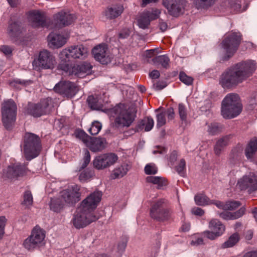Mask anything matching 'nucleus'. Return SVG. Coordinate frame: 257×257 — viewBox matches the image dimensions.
<instances>
[{
    "mask_svg": "<svg viewBox=\"0 0 257 257\" xmlns=\"http://www.w3.org/2000/svg\"><path fill=\"white\" fill-rule=\"evenodd\" d=\"M256 68V63L253 60H248L237 63L221 74L219 84L224 89L235 88L251 76Z\"/></svg>",
    "mask_w": 257,
    "mask_h": 257,
    "instance_id": "nucleus-1",
    "label": "nucleus"
},
{
    "mask_svg": "<svg viewBox=\"0 0 257 257\" xmlns=\"http://www.w3.org/2000/svg\"><path fill=\"white\" fill-rule=\"evenodd\" d=\"M101 196L100 192L95 191L81 202L71 220L76 228H84L99 218L100 215L94 212V210L100 202Z\"/></svg>",
    "mask_w": 257,
    "mask_h": 257,
    "instance_id": "nucleus-2",
    "label": "nucleus"
},
{
    "mask_svg": "<svg viewBox=\"0 0 257 257\" xmlns=\"http://www.w3.org/2000/svg\"><path fill=\"white\" fill-rule=\"evenodd\" d=\"M242 108L239 95L236 93H229L222 101L221 115L226 119L234 118L240 113Z\"/></svg>",
    "mask_w": 257,
    "mask_h": 257,
    "instance_id": "nucleus-3",
    "label": "nucleus"
},
{
    "mask_svg": "<svg viewBox=\"0 0 257 257\" xmlns=\"http://www.w3.org/2000/svg\"><path fill=\"white\" fill-rule=\"evenodd\" d=\"M112 112L116 115L114 122L117 127H129L136 117L135 108L124 104L117 105Z\"/></svg>",
    "mask_w": 257,
    "mask_h": 257,
    "instance_id": "nucleus-4",
    "label": "nucleus"
},
{
    "mask_svg": "<svg viewBox=\"0 0 257 257\" xmlns=\"http://www.w3.org/2000/svg\"><path fill=\"white\" fill-rule=\"evenodd\" d=\"M24 152L27 160L30 161L37 157L42 149L40 138L37 135L27 132L23 138Z\"/></svg>",
    "mask_w": 257,
    "mask_h": 257,
    "instance_id": "nucleus-5",
    "label": "nucleus"
},
{
    "mask_svg": "<svg viewBox=\"0 0 257 257\" xmlns=\"http://www.w3.org/2000/svg\"><path fill=\"white\" fill-rule=\"evenodd\" d=\"M150 216L157 221L164 222L173 219V211L167 201L161 199L155 202L150 208Z\"/></svg>",
    "mask_w": 257,
    "mask_h": 257,
    "instance_id": "nucleus-6",
    "label": "nucleus"
},
{
    "mask_svg": "<svg viewBox=\"0 0 257 257\" xmlns=\"http://www.w3.org/2000/svg\"><path fill=\"white\" fill-rule=\"evenodd\" d=\"M242 40V36L239 32L231 31L225 36L221 43L222 48L226 54L223 60H228L236 52Z\"/></svg>",
    "mask_w": 257,
    "mask_h": 257,
    "instance_id": "nucleus-7",
    "label": "nucleus"
},
{
    "mask_svg": "<svg viewBox=\"0 0 257 257\" xmlns=\"http://www.w3.org/2000/svg\"><path fill=\"white\" fill-rule=\"evenodd\" d=\"M2 120L5 127L9 130L16 120L17 106L12 99L5 101L2 104Z\"/></svg>",
    "mask_w": 257,
    "mask_h": 257,
    "instance_id": "nucleus-8",
    "label": "nucleus"
},
{
    "mask_svg": "<svg viewBox=\"0 0 257 257\" xmlns=\"http://www.w3.org/2000/svg\"><path fill=\"white\" fill-rule=\"evenodd\" d=\"M45 237V231L39 226H36L31 235L24 241L23 246L28 250H33L44 244Z\"/></svg>",
    "mask_w": 257,
    "mask_h": 257,
    "instance_id": "nucleus-9",
    "label": "nucleus"
},
{
    "mask_svg": "<svg viewBox=\"0 0 257 257\" xmlns=\"http://www.w3.org/2000/svg\"><path fill=\"white\" fill-rule=\"evenodd\" d=\"M77 136L93 152H100L106 147V141L105 138L90 137L84 131H80Z\"/></svg>",
    "mask_w": 257,
    "mask_h": 257,
    "instance_id": "nucleus-10",
    "label": "nucleus"
},
{
    "mask_svg": "<svg viewBox=\"0 0 257 257\" xmlns=\"http://www.w3.org/2000/svg\"><path fill=\"white\" fill-rule=\"evenodd\" d=\"M88 54V49L83 45L71 46L62 51L59 56L62 59L69 58L72 61L76 59H85Z\"/></svg>",
    "mask_w": 257,
    "mask_h": 257,
    "instance_id": "nucleus-11",
    "label": "nucleus"
},
{
    "mask_svg": "<svg viewBox=\"0 0 257 257\" xmlns=\"http://www.w3.org/2000/svg\"><path fill=\"white\" fill-rule=\"evenodd\" d=\"M56 60L49 51L44 50L39 53L37 60L35 59L33 65L39 69H52L54 67Z\"/></svg>",
    "mask_w": 257,
    "mask_h": 257,
    "instance_id": "nucleus-12",
    "label": "nucleus"
},
{
    "mask_svg": "<svg viewBox=\"0 0 257 257\" xmlns=\"http://www.w3.org/2000/svg\"><path fill=\"white\" fill-rule=\"evenodd\" d=\"M187 4L186 0H163V5L167 10L168 14L175 18L184 13Z\"/></svg>",
    "mask_w": 257,
    "mask_h": 257,
    "instance_id": "nucleus-13",
    "label": "nucleus"
},
{
    "mask_svg": "<svg viewBox=\"0 0 257 257\" xmlns=\"http://www.w3.org/2000/svg\"><path fill=\"white\" fill-rule=\"evenodd\" d=\"M76 17L69 13L64 11L60 12L53 16V21L51 29H59L63 27L68 26L72 24Z\"/></svg>",
    "mask_w": 257,
    "mask_h": 257,
    "instance_id": "nucleus-14",
    "label": "nucleus"
},
{
    "mask_svg": "<svg viewBox=\"0 0 257 257\" xmlns=\"http://www.w3.org/2000/svg\"><path fill=\"white\" fill-rule=\"evenodd\" d=\"M208 227L211 231H204L203 234L204 237L211 240H214L221 236L225 229L224 225L217 219H211L209 222Z\"/></svg>",
    "mask_w": 257,
    "mask_h": 257,
    "instance_id": "nucleus-15",
    "label": "nucleus"
},
{
    "mask_svg": "<svg viewBox=\"0 0 257 257\" xmlns=\"http://www.w3.org/2000/svg\"><path fill=\"white\" fill-rule=\"evenodd\" d=\"M54 89L56 92L70 98L73 97L78 90L75 83L69 81L59 82L55 86Z\"/></svg>",
    "mask_w": 257,
    "mask_h": 257,
    "instance_id": "nucleus-16",
    "label": "nucleus"
},
{
    "mask_svg": "<svg viewBox=\"0 0 257 257\" xmlns=\"http://www.w3.org/2000/svg\"><path fill=\"white\" fill-rule=\"evenodd\" d=\"M118 157L114 153L104 154L97 156L93 161L94 167L98 169H103L113 165Z\"/></svg>",
    "mask_w": 257,
    "mask_h": 257,
    "instance_id": "nucleus-17",
    "label": "nucleus"
},
{
    "mask_svg": "<svg viewBox=\"0 0 257 257\" xmlns=\"http://www.w3.org/2000/svg\"><path fill=\"white\" fill-rule=\"evenodd\" d=\"M77 185H74L71 188L64 190L61 192V198L64 202L73 205L80 200L81 193Z\"/></svg>",
    "mask_w": 257,
    "mask_h": 257,
    "instance_id": "nucleus-18",
    "label": "nucleus"
},
{
    "mask_svg": "<svg viewBox=\"0 0 257 257\" xmlns=\"http://www.w3.org/2000/svg\"><path fill=\"white\" fill-rule=\"evenodd\" d=\"M27 170V168L25 164H15L8 166L4 171L3 177L9 179H17L24 176Z\"/></svg>",
    "mask_w": 257,
    "mask_h": 257,
    "instance_id": "nucleus-19",
    "label": "nucleus"
},
{
    "mask_svg": "<svg viewBox=\"0 0 257 257\" xmlns=\"http://www.w3.org/2000/svg\"><path fill=\"white\" fill-rule=\"evenodd\" d=\"M48 106L47 100H43L37 104L29 103L26 111L27 113L35 117H39L47 113Z\"/></svg>",
    "mask_w": 257,
    "mask_h": 257,
    "instance_id": "nucleus-20",
    "label": "nucleus"
},
{
    "mask_svg": "<svg viewBox=\"0 0 257 257\" xmlns=\"http://www.w3.org/2000/svg\"><path fill=\"white\" fill-rule=\"evenodd\" d=\"M238 185L241 190L248 189L250 193L257 190V175L250 173L243 176L238 181Z\"/></svg>",
    "mask_w": 257,
    "mask_h": 257,
    "instance_id": "nucleus-21",
    "label": "nucleus"
},
{
    "mask_svg": "<svg viewBox=\"0 0 257 257\" xmlns=\"http://www.w3.org/2000/svg\"><path fill=\"white\" fill-rule=\"evenodd\" d=\"M29 17L34 27L51 28L44 13L39 11H31Z\"/></svg>",
    "mask_w": 257,
    "mask_h": 257,
    "instance_id": "nucleus-22",
    "label": "nucleus"
},
{
    "mask_svg": "<svg viewBox=\"0 0 257 257\" xmlns=\"http://www.w3.org/2000/svg\"><path fill=\"white\" fill-rule=\"evenodd\" d=\"M107 51L106 45L100 44L92 49V53L96 61L102 64H107L111 61V57Z\"/></svg>",
    "mask_w": 257,
    "mask_h": 257,
    "instance_id": "nucleus-23",
    "label": "nucleus"
},
{
    "mask_svg": "<svg viewBox=\"0 0 257 257\" xmlns=\"http://www.w3.org/2000/svg\"><path fill=\"white\" fill-rule=\"evenodd\" d=\"M159 14L160 12L158 10L143 12L138 20L139 27L143 29L147 28L151 21L158 18Z\"/></svg>",
    "mask_w": 257,
    "mask_h": 257,
    "instance_id": "nucleus-24",
    "label": "nucleus"
},
{
    "mask_svg": "<svg viewBox=\"0 0 257 257\" xmlns=\"http://www.w3.org/2000/svg\"><path fill=\"white\" fill-rule=\"evenodd\" d=\"M23 30L24 27L22 22L20 20L11 19L8 28V32L12 39L16 40H18Z\"/></svg>",
    "mask_w": 257,
    "mask_h": 257,
    "instance_id": "nucleus-25",
    "label": "nucleus"
},
{
    "mask_svg": "<svg viewBox=\"0 0 257 257\" xmlns=\"http://www.w3.org/2000/svg\"><path fill=\"white\" fill-rule=\"evenodd\" d=\"M244 154L247 160L251 162L255 161L257 155V137L249 141L245 148Z\"/></svg>",
    "mask_w": 257,
    "mask_h": 257,
    "instance_id": "nucleus-26",
    "label": "nucleus"
},
{
    "mask_svg": "<svg viewBox=\"0 0 257 257\" xmlns=\"http://www.w3.org/2000/svg\"><path fill=\"white\" fill-rule=\"evenodd\" d=\"M92 66L90 63L84 62L79 65L73 66L72 67V74L79 77H83L85 75L91 73Z\"/></svg>",
    "mask_w": 257,
    "mask_h": 257,
    "instance_id": "nucleus-27",
    "label": "nucleus"
},
{
    "mask_svg": "<svg viewBox=\"0 0 257 257\" xmlns=\"http://www.w3.org/2000/svg\"><path fill=\"white\" fill-rule=\"evenodd\" d=\"M48 39L50 47L53 49L61 47L66 42L63 36L53 32L49 35Z\"/></svg>",
    "mask_w": 257,
    "mask_h": 257,
    "instance_id": "nucleus-28",
    "label": "nucleus"
},
{
    "mask_svg": "<svg viewBox=\"0 0 257 257\" xmlns=\"http://www.w3.org/2000/svg\"><path fill=\"white\" fill-rule=\"evenodd\" d=\"M123 10V6L120 4L109 6L105 11V16L107 19H114L120 16Z\"/></svg>",
    "mask_w": 257,
    "mask_h": 257,
    "instance_id": "nucleus-29",
    "label": "nucleus"
},
{
    "mask_svg": "<svg viewBox=\"0 0 257 257\" xmlns=\"http://www.w3.org/2000/svg\"><path fill=\"white\" fill-rule=\"evenodd\" d=\"M154 121L153 118L150 116H146L138 122L135 127V132H139L144 128L145 131H151L154 126Z\"/></svg>",
    "mask_w": 257,
    "mask_h": 257,
    "instance_id": "nucleus-30",
    "label": "nucleus"
},
{
    "mask_svg": "<svg viewBox=\"0 0 257 257\" xmlns=\"http://www.w3.org/2000/svg\"><path fill=\"white\" fill-rule=\"evenodd\" d=\"M229 137L226 136L220 138L216 143L214 147V153L219 156L224 149L228 145Z\"/></svg>",
    "mask_w": 257,
    "mask_h": 257,
    "instance_id": "nucleus-31",
    "label": "nucleus"
},
{
    "mask_svg": "<svg viewBox=\"0 0 257 257\" xmlns=\"http://www.w3.org/2000/svg\"><path fill=\"white\" fill-rule=\"evenodd\" d=\"M243 147L241 145L238 144L231 151L229 154V159L232 163L239 161L241 159Z\"/></svg>",
    "mask_w": 257,
    "mask_h": 257,
    "instance_id": "nucleus-32",
    "label": "nucleus"
},
{
    "mask_svg": "<svg viewBox=\"0 0 257 257\" xmlns=\"http://www.w3.org/2000/svg\"><path fill=\"white\" fill-rule=\"evenodd\" d=\"M152 61L155 65H161L162 67L165 69H168L170 67V60L167 55H159L154 57Z\"/></svg>",
    "mask_w": 257,
    "mask_h": 257,
    "instance_id": "nucleus-33",
    "label": "nucleus"
},
{
    "mask_svg": "<svg viewBox=\"0 0 257 257\" xmlns=\"http://www.w3.org/2000/svg\"><path fill=\"white\" fill-rule=\"evenodd\" d=\"M87 101L89 107L92 109L100 110L103 108L101 99L93 95L89 96Z\"/></svg>",
    "mask_w": 257,
    "mask_h": 257,
    "instance_id": "nucleus-34",
    "label": "nucleus"
},
{
    "mask_svg": "<svg viewBox=\"0 0 257 257\" xmlns=\"http://www.w3.org/2000/svg\"><path fill=\"white\" fill-rule=\"evenodd\" d=\"M61 59V61L59 63L58 68L59 70H61L64 71L67 74L69 75H73L72 74V66L71 64L69 63V62L72 61L69 58L62 59L60 57Z\"/></svg>",
    "mask_w": 257,
    "mask_h": 257,
    "instance_id": "nucleus-35",
    "label": "nucleus"
},
{
    "mask_svg": "<svg viewBox=\"0 0 257 257\" xmlns=\"http://www.w3.org/2000/svg\"><path fill=\"white\" fill-rule=\"evenodd\" d=\"M216 0H193V3L196 8L206 10L212 6Z\"/></svg>",
    "mask_w": 257,
    "mask_h": 257,
    "instance_id": "nucleus-36",
    "label": "nucleus"
},
{
    "mask_svg": "<svg viewBox=\"0 0 257 257\" xmlns=\"http://www.w3.org/2000/svg\"><path fill=\"white\" fill-rule=\"evenodd\" d=\"M64 202L61 198L51 199L50 207L54 212H59L63 209Z\"/></svg>",
    "mask_w": 257,
    "mask_h": 257,
    "instance_id": "nucleus-37",
    "label": "nucleus"
},
{
    "mask_svg": "<svg viewBox=\"0 0 257 257\" xmlns=\"http://www.w3.org/2000/svg\"><path fill=\"white\" fill-rule=\"evenodd\" d=\"M146 180L147 182L158 185V188L167 185V181L164 178L160 177L148 176L146 178Z\"/></svg>",
    "mask_w": 257,
    "mask_h": 257,
    "instance_id": "nucleus-38",
    "label": "nucleus"
},
{
    "mask_svg": "<svg viewBox=\"0 0 257 257\" xmlns=\"http://www.w3.org/2000/svg\"><path fill=\"white\" fill-rule=\"evenodd\" d=\"M194 200L196 204L199 206H205L210 203L208 197L202 193L196 194L195 196Z\"/></svg>",
    "mask_w": 257,
    "mask_h": 257,
    "instance_id": "nucleus-39",
    "label": "nucleus"
},
{
    "mask_svg": "<svg viewBox=\"0 0 257 257\" xmlns=\"http://www.w3.org/2000/svg\"><path fill=\"white\" fill-rule=\"evenodd\" d=\"M222 125L213 122L208 125L207 131L210 135L215 136L219 134L222 131Z\"/></svg>",
    "mask_w": 257,
    "mask_h": 257,
    "instance_id": "nucleus-40",
    "label": "nucleus"
},
{
    "mask_svg": "<svg viewBox=\"0 0 257 257\" xmlns=\"http://www.w3.org/2000/svg\"><path fill=\"white\" fill-rule=\"evenodd\" d=\"M33 198L31 192L30 190L26 191L23 194V201L22 204L27 208H29L32 205Z\"/></svg>",
    "mask_w": 257,
    "mask_h": 257,
    "instance_id": "nucleus-41",
    "label": "nucleus"
},
{
    "mask_svg": "<svg viewBox=\"0 0 257 257\" xmlns=\"http://www.w3.org/2000/svg\"><path fill=\"white\" fill-rule=\"evenodd\" d=\"M239 238L238 234L234 233L229 237L227 241L222 244V246L224 248L232 247L238 241Z\"/></svg>",
    "mask_w": 257,
    "mask_h": 257,
    "instance_id": "nucleus-42",
    "label": "nucleus"
},
{
    "mask_svg": "<svg viewBox=\"0 0 257 257\" xmlns=\"http://www.w3.org/2000/svg\"><path fill=\"white\" fill-rule=\"evenodd\" d=\"M127 172V168L121 166L113 170L112 178L113 179L121 178L126 174Z\"/></svg>",
    "mask_w": 257,
    "mask_h": 257,
    "instance_id": "nucleus-43",
    "label": "nucleus"
},
{
    "mask_svg": "<svg viewBox=\"0 0 257 257\" xmlns=\"http://www.w3.org/2000/svg\"><path fill=\"white\" fill-rule=\"evenodd\" d=\"M102 128V124L97 121L92 122L91 127L89 128V133L93 136L96 135L98 134Z\"/></svg>",
    "mask_w": 257,
    "mask_h": 257,
    "instance_id": "nucleus-44",
    "label": "nucleus"
},
{
    "mask_svg": "<svg viewBox=\"0 0 257 257\" xmlns=\"http://www.w3.org/2000/svg\"><path fill=\"white\" fill-rule=\"evenodd\" d=\"M175 170L181 176H184L186 170V162L184 159L180 160L179 164L175 167Z\"/></svg>",
    "mask_w": 257,
    "mask_h": 257,
    "instance_id": "nucleus-45",
    "label": "nucleus"
},
{
    "mask_svg": "<svg viewBox=\"0 0 257 257\" xmlns=\"http://www.w3.org/2000/svg\"><path fill=\"white\" fill-rule=\"evenodd\" d=\"M157 117V128H160L161 127L164 125L166 123V116L164 113L162 111L160 113H158L156 115Z\"/></svg>",
    "mask_w": 257,
    "mask_h": 257,
    "instance_id": "nucleus-46",
    "label": "nucleus"
},
{
    "mask_svg": "<svg viewBox=\"0 0 257 257\" xmlns=\"http://www.w3.org/2000/svg\"><path fill=\"white\" fill-rule=\"evenodd\" d=\"M179 79L181 82L187 85L192 84L193 78L187 76L184 72H181L179 74Z\"/></svg>",
    "mask_w": 257,
    "mask_h": 257,
    "instance_id": "nucleus-47",
    "label": "nucleus"
},
{
    "mask_svg": "<svg viewBox=\"0 0 257 257\" xmlns=\"http://www.w3.org/2000/svg\"><path fill=\"white\" fill-rule=\"evenodd\" d=\"M90 161V155L87 149L84 150V154L83 158V163L80 167V170L85 168Z\"/></svg>",
    "mask_w": 257,
    "mask_h": 257,
    "instance_id": "nucleus-48",
    "label": "nucleus"
},
{
    "mask_svg": "<svg viewBox=\"0 0 257 257\" xmlns=\"http://www.w3.org/2000/svg\"><path fill=\"white\" fill-rule=\"evenodd\" d=\"M178 113L180 118L182 121H185L187 119V110L185 105L182 103L178 105Z\"/></svg>",
    "mask_w": 257,
    "mask_h": 257,
    "instance_id": "nucleus-49",
    "label": "nucleus"
},
{
    "mask_svg": "<svg viewBox=\"0 0 257 257\" xmlns=\"http://www.w3.org/2000/svg\"><path fill=\"white\" fill-rule=\"evenodd\" d=\"M241 205V203L238 201H229L226 202L225 204V209L234 210Z\"/></svg>",
    "mask_w": 257,
    "mask_h": 257,
    "instance_id": "nucleus-50",
    "label": "nucleus"
},
{
    "mask_svg": "<svg viewBox=\"0 0 257 257\" xmlns=\"http://www.w3.org/2000/svg\"><path fill=\"white\" fill-rule=\"evenodd\" d=\"M157 171V168L154 164H147L145 167V172L147 175L156 174Z\"/></svg>",
    "mask_w": 257,
    "mask_h": 257,
    "instance_id": "nucleus-51",
    "label": "nucleus"
},
{
    "mask_svg": "<svg viewBox=\"0 0 257 257\" xmlns=\"http://www.w3.org/2000/svg\"><path fill=\"white\" fill-rule=\"evenodd\" d=\"M245 212V208L244 207H242L238 210L234 212H231V219L234 220L241 217L244 214Z\"/></svg>",
    "mask_w": 257,
    "mask_h": 257,
    "instance_id": "nucleus-52",
    "label": "nucleus"
},
{
    "mask_svg": "<svg viewBox=\"0 0 257 257\" xmlns=\"http://www.w3.org/2000/svg\"><path fill=\"white\" fill-rule=\"evenodd\" d=\"M245 212V208L244 207H242L238 210L234 212H231V219L234 220L241 217L244 214Z\"/></svg>",
    "mask_w": 257,
    "mask_h": 257,
    "instance_id": "nucleus-53",
    "label": "nucleus"
},
{
    "mask_svg": "<svg viewBox=\"0 0 257 257\" xmlns=\"http://www.w3.org/2000/svg\"><path fill=\"white\" fill-rule=\"evenodd\" d=\"M245 212V208L244 207H242L238 210L234 212H231V219L234 220L241 217L244 214Z\"/></svg>",
    "mask_w": 257,
    "mask_h": 257,
    "instance_id": "nucleus-54",
    "label": "nucleus"
},
{
    "mask_svg": "<svg viewBox=\"0 0 257 257\" xmlns=\"http://www.w3.org/2000/svg\"><path fill=\"white\" fill-rule=\"evenodd\" d=\"M162 111L165 116H167L168 120H172L174 118L175 113L173 107H170L167 109H163Z\"/></svg>",
    "mask_w": 257,
    "mask_h": 257,
    "instance_id": "nucleus-55",
    "label": "nucleus"
},
{
    "mask_svg": "<svg viewBox=\"0 0 257 257\" xmlns=\"http://www.w3.org/2000/svg\"><path fill=\"white\" fill-rule=\"evenodd\" d=\"M6 221L7 219L6 218L5 216H0V240L2 239L5 233V227L6 226Z\"/></svg>",
    "mask_w": 257,
    "mask_h": 257,
    "instance_id": "nucleus-56",
    "label": "nucleus"
},
{
    "mask_svg": "<svg viewBox=\"0 0 257 257\" xmlns=\"http://www.w3.org/2000/svg\"><path fill=\"white\" fill-rule=\"evenodd\" d=\"M167 85V82L165 81H157L156 82H154L153 87L157 90H161L165 88Z\"/></svg>",
    "mask_w": 257,
    "mask_h": 257,
    "instance_id": "nucleus-57",
    "label": "nucleus"
},
{
    "mask_svg": "<svg viewBox=\"0 0 257 257\" xmlns=\"http://www.w3.org/2000/svg\"><path fill=\"white\" fill-rule=\"evenodd\" d=\"M131 34V31L128 28H123L120 30L118 34L119 39H124L128 37Z\"/></svg>",
    "mask_w": 257,
    "mask_h": 257,
    "instance_id": "nucleus-58",
    "label": "nucleus"
},
{
    "mask_svg": "<svg viewBox=\"0 0 257 257\" xmlns=\"http://www.w3.org/2000/svg\"><path fill=\"white\" fill-rule=\"evenodd\" d=\"M13 49L8 45H3L0 47V51L3 52L6 55H9L12 53Z\"/></svg>",
    "mask_w": 257,
    "mask_h": 257,
    "instance_id": "nucleus-59",
    "label": "nucleus"
},
{
    "mask_svg": "<svg viewBox=\"0 0 257 257\" xmlns=\"http://www.w3.org/2000/svg\"><path fill=\"white\" fill-rule=\"evenodd\" d=\"M191 212L192 214L199 216H202L204 213V211L202 209L197 207L193 208L191 210Z\"/></svg>",
    "mask_w": 257,
    "mask_h": 257,
    "instance_id": "nucleus-60",
    "label": "nucleus"
},
{
    "mask_svg": "<svg viewBox=\"0 0 257 257\" xmlns=\"http://www.w3.org/2000/svg\"><path fill=\"white\" fill-rule=\"evenodd\" d=\"M159 26L160 30L162 32L166 31L168 29V25L166 22H164L163 20L160 19L159 22Z\"/></svg>",
    "mask_w": 257,
    "mask_h": 257,
    "instance_id": "nucleus-61",
    "label": "nucleus"
},
{
    "mask_svg": "<svg viewBox=\"0 0 257 257\" xmlns=\"http://www.w3.org/2000/svg\"><path fill=\"white\" fill-rule=\"evenodd\" d=\"M178 158V153L176 151H173L170 154L169 157V161L174 164L177 160Z\"/></svg>",
    "mask_w": 257,
    "mask_h": 257,
    "instance_id": "nucleus-62",
    "label": "nucleus"
},
{
    "mask_svg": "<svg viewBox=\"0 0 257 257\" xmlns=\"http://www.w3.org/2000/svg\"><path fill=\"white\" fill-rule=\"evenodd\" d=\"M230 5L232 9L236 11H239L241 8V5L237 2L231 1L230 2Z\"/></svg>",
    "mask_w": 257,
    "mask_h": 257,
    "instance_id": "nucleus-63",
    "label": "nucleus"
},
{
    "mask_svg": "<svg viewBox=\"0 0 257 257\" xmlns=\"http://www.w3.org/2000/svg\"><path fill=\"white\" fill-rule=\"evenodd\" d=\"M243 257H257V250L248 251L245 253Z\"/></svg>",
    "mask_w": 257,
    "mask_h": 257,
    "instance_id": "nucleus-64",
    "label": "nucleus"
}]
</instances>
